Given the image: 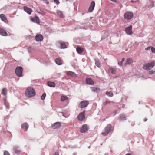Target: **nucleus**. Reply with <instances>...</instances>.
Here are the masks:
<instances>
[{"instance_id": "a211bd4d", "label": "nucleus", "mask_w": 155, "mask_h": 155, "mask_svg": "<svg viewBox=\"0 0 155 155\" xmlns=\"http://www.w3.org/2000/svg\"><path fill=\"white\" fill-rule=\"evenodd\" d=\"M120 121L125 120H126V116L124 114H120L119 116Z\"/></svg>"}, {"instance_id": "f3484780", "label": "nucleus", "mask_w": 155, "mask_h": 155, "mask_svg": "<svg viewBox=\"0 0 155 155\" xmlns=\"http://www.w3.org/2000/svg\"><path fill=\"white\" fill-rule=\"evenodd\" d=\"M32 21L35 23H39L40 20L39 18L37 16H35V17L32 18L31 19Z\"/></svg>"}, {"instance_id": "412c9836", "label": "nucleus", "mask_w": 155, "mask_h": 155, "mask_svg": "<svg viewBox=\"0 0 155 155\" xmlns=\"http://www.w3.org/2000/svg\"><path fill=\"white\" fill-rule=\"evenodd\" d=\"M133 62V60L132 58H128L126 61L125 64H130Z\"/></svg>"}, {"instance_id": "6ab92c4d", "label": "nucleus", "mask_w": 155, "mask_h": 155, "mask_svg": "<svg viewBox=\"0 0 155 155\" xmlns=\"http://www.w3.org/2000/svg\"><path fill=\"white\" fill-rule=\"evenodd\" d=\"M111 126L110 124H108L105 128V131H106L109 133L111 130Z\"/></svg>"}, {"instance_id": "c9c22d12", "label": "nucleus", "mask_w": 155, "mask_h": 155, "mask_svg": "<svg viewBox=\"0 0 155 155\" xmlns=\"http://www.w3.org/2000/svg\"><path fill=\"white\" fill-rule=\"evenodd\" d=\"M125 59L124 58H123L122 59V61L120 62H118V65L122 66L123 61Z\"/></svg>"}, {"instance_id": "7ed1b4c3", "label": "nucleus", "mask_w": 155, "mask_h": 155, "mask_svg": "<svg viewBox=\"0 0 155 155\" xmlns=\"http://www.w3.org/2000/svg\"><path fill=\"white\" fill-rule=\"evenodd\" d=\"M23 69L21 67H17L15 70V72L16 74L18 77H21L23 76L22 72Z\"/></svg>"}, {"instance_id": "4c0bfd02", "label": "nucleus", "mask_w": 155, "mask_h": 155, "mask_svg": "<svg viewBox=\"0 0 155 155\" xmlns=\"http://www.w3.org/2000/svg\"><path fill=\"white\" fill-rule=\"evenodd\" d=\"M4 155H10V154L8 151H5L4 153Z\"/></svg>"}, {"instance_id": "a18cd8bd", "label": "nucleus", "mask_w": 155, "mask_h": 155, "mask_svg": "<svg viewBox=\"0 0 155 155\" xmlns=\"http://www.w3.org/2000/svg\"><path fill=\"white\" fill-rule=\"evenodd\" d=\"M53 155H59V154L58 153H55Z\"/></svg>"}, {"instance_id": "58836bf2", "label": "nucleus", "mask_w": 155, "mask_h": 155, "mask_svg": "<svg viewBox=\"0 0 155 155\" xmlns=\"http://www.w3.org/2000/svg\"><path fill=\"white\" fill-rule=\"evenodd\" d=\"M108 132L106 131H105V132H102L101 134L103 136H106L108 134Z\"/></svg>"}, {"instance_id": "1a4fd4ad", "label": "nucleus", "mask_w": 155, "mask_h": 155, "mask_svg": "<svg viewBox=\"0 0 155 155\" xmlns=\"http://www.w3.org/2000/svg\"><path fill=\"white\" fill-rule=\"evenodd\" d=\"M85 112L84 111L80 113L78 116V119L80 121H83L85 118Z\"/></svg>"}, {"instance_id": "79ce46f5", "label": "nucleus", "mask_w": 155, "mask_h": 155, "mask_svg": "<svg viewBox=\"0 0 155 155\" xmlns=\"http://www.w3.org/2000/svg\"><path fill=\"white\" fill-rule=\"evenodd\" d=\"M54 2L56 3L57 4H58L60 3L59 2L58 0H54Z\"/></svg>"}, {"instance_id": "a19ab883", "label": "nucleus", "mask_w": 155, "mask_h": 155, "mask_svg": "<svg viewBox=\"0 0 155 155\" xmlns=\"http://www.w3.org/2000/svg\"><path fill=\"white\" fill-rule=\"evenodd\" d=\"M155 73V71H149V74H152Z\"/></svg>"}, {"instance_id": "f257e3e1", "label": "nucleus", "mask_w": 155, "mask_h": 155, "mask_svg": "<svg viewBox=\"0 0 155 155\" xmlns=\"http://www.w3.org/2000/svg\"><path fill=\"white\" fill-rule=\"evenodd\" d=\"M25 94L26 97H33L36 94L35 89L31 87H29L26 89Z\"/></svg>"}, {"instance_id": "b1692460", "label": "nucleus", "mask_w": 155, "mask_h": 155, "mask_svg": "<svg viewBox=\"0 0 155 155\" xmlns=\"http://www.w3.org/2000/svg\"><path fill=\"white\" fill-rule=\"evenodd\" d=\"M48 85L50 87H55V83L54 82H52L50 81H48Z\"/></svg>"}, {"instance_id": "49530a36", "label": "nucleus", "mask_w": 155, "mask_h": 155, "mask_svg": "<svg viewBox=\"0 0 155 155\" xmlns=\"http://www.w3.org/2000/svg\"><path fill=\"white\" fill-rule=\"evenodd\" d=\"M114 115H116V114H117V110H116L114 112Z\"/></svg>"}, {"instance_id": "423d86ee", "label": "nucleus", "mask_w": 155, "mask_h": 155, "mask_svg": "<svg viewBox=\"0 0 155 155\" xmlns=\"http://www.w3.org/2000/svg\"><path fill=\"white\" fill-rule=\"evenodd\" d=\"M132 26L130 25L129 26L125 28V31L126 33L129 35H131L133 34L132 31Z\"/></svg>"}, {"instance_id": "ea45409f", "label": "nucleus", "mask_w": 155, "mask_h": 155, "mask_svg": "<svg viewBox=\"0 0 155 155\" xmlns=\"http://www.w3.org/2000/svg\"><path fill=\"white\" fill-rule=\"evenodd\" d=\"M151 50L153 53H155V48L153 47H151Z\"/></svg>"}, {"instance_id": "3c124183", "label": "nucleus", "mask_w": 155, "mask_h": 155, "mask_svg": "<svg viewBox=\"0 0 155 155\" xmlns=\"http://www.w3.org/2000/svg\"><path fill=\"white\" fill-rule=\"evenodd\" d=\"M63 116H64V117H66L65 116V115H64L63 114Z\"/></svg>"}, {"instance_id": "8fccbe9b", "label": "nucleus", "mask_w": 155, "mask_h": 155, "mask_svg": "<svg viewBox=\"0 0 155 155\" xmlns=\"http://www.w3.org/2000/svg\"><path fill=\"white\" fill-rule=\"evenodd\" d=\"M126 155H131V154L130 153H128V154H126Z\"/></svg>"}, {"instance_id": "473e14b6", "label": "nucleus", "mask_w": 155, "mask_h": 155, "mask_svg": "<svg viewBox=\"0 0 155 155\" xmlns=\"http://www.w3.org/2000/svg\"><path fill=\"white\" fill-rule=\"evenodd\" d=\"M95 64L98 67H100V64L99 61L97 60H95Z\"/></svg>"}, {"instance_id": "9b49d317", "label": "nucleus", "mask_w": 155, "mask_h": 155, "mask_svg": "<svg viewBox=\"0 0 155 155\" xmlns=\"http://www.w3.org/2000/svg\"><path fill=\"white\" fill-rule=\"evenodd\" d=\"M95 6V2L94 1L91 2L90 6L88 9V12H91L94 10Z\"/></svg>"}, {"instance_id": "dca6fc26", "label": "nucleus", "mask_w": 155, "mask_h": 155, "mask_svg": "<svg viewBox=\"0 0 155 155\" xmlns=\"http://www.w3.org/2000/svg\"><path fill=\"white\" fill-rule=\"evenodd\" d=\"M0 34L3 36H7L8 35L6 31L2 28L0 27Z\"/></svg>"}, {"instance_id": "a878e982", "label": "nucleus", "mask_w": 155, "mask_h": 155, "mask_svg": "<svg viewBox=\"0 0 155 155\" xmlns=\"http://www.w3.org/2000/svg\"><path fill=\"white\" fill-rule=\"evenodd\" d=\"M67 75L70 76H76V74L74 72L70 71H68L67 72Z\"/></svg>"}, {"instance_id": "4468645a", "label": "nucleus", "mask_w": 155, "mask_h": 155, "mask_svg": "<svg viewBox=\"0 0 155 155\" xmlns=\"http://www.w3.org/2000/svg\"><path fill=\"white\" fill-rule=\"evenodd\" d=\"M23 8L24 10L29 14H31L32 11L31 9L26 6H24Z\"/></svg>"}, {"instance_id": "72a5a7b5", "label": "nucleus", "mask_w": 155, "mask_h": 155, "mask_svg": "<svg viewBox=\"0 0 155 155\" xmlns=\"http://www.w3.org/2000/svg\"><path fill=\"white\" fill-rule=\"evenodd\" d=\"M46 96V94L45 93H44L41 96V98L42 100L45 99V97Z\"/></svg>"}, {"instance_id": "de8ad7c7", "label": "nucleus", "mask_w": 155, "mask_h": 155, "mask_svg": "<svg viewBox=\"0 0 155 155\" xmlns=\"http://www.w3.org/2000/svg\"><path fill=\"white\" fill-rule=\"evenodd\" d=\"M147 118H145L144 119V122H145V121H147Z\"/></svg>"}, {"instance_id": "cd10ccee", "label": "nucleus", "mask_w": 155, "mask_h": 155, "mask_svg": "<svg viewBox=\"0 0 155 155\" xmlns=\"http://www.w3.org/2000/svg\"><path fill=\"white\" fill-rule=\"evenodd\" d=\"M77 52L79 54L81 53L83 51V50L80 47H77L76 48Z\"/></svg>"}, {"instance_id": "4be33fe9", "label": "nucleus", "mask_w": 155, "mask_h": 155, "mask_svg": "<svg viewBox=\"0 0 155 155\" xmlns=\"http://www.w3.org/2000/svg\"><path fill=\"white\" fill-rule=\"evenodd\" d=\"M22 127L25 131H26L28 127V125L27 123H25L22 125Z\"/></svg>"}, {"instance_id": "20e7f679", "label": "nucleus", "mask_w": 155, "mask_h": 155, "mask_svg": "<svg viewBox=\"0 0 155 155\" xmlns=\"http://www.w3.org/2000/svg\"><path fill=\"white\" fill-rule=\"evenodd\" d=\"M155 65V63L153 62L145 64L143 67V68L146 70H149L151 69Z\"/></svg>"}, {"instance_id": "7c9ffc66", "label": "nucleus", "mask_w": 155, "mask_h": 155, "mask_svg": "<svg viewBox=\"0 0 155 155\" xmlns=\"http://www.w3.org/2000/svg\"><path fill=\"white\" fill-rule=\"evenodd\" d=\"M106 94L107 95L110 97H112L113 96L112 93L109 92H106Z\"/></svg>"}, {"instance_id": "aec40b11", "label": "nucleus", "mask_w": 155, "mask_h": 155, "mask_svg": "<svg viewBox=\"0 0 155 155\" xmlns=\"http://www.w3.org/2000/svg\"><path fill=\"white\" fill-rule=\"evenodd\" d=\"M61 46L60 48L61 49H65L67 48L65 43L63 41H60L59 42Z\"/></svg>"}, {"instance_id": "2f4dec72", "label": "nucleus", "mask_w": 155, "mask_h": 155, "mask_svg": "<svg viewBox=\"0 0 155 155\" xmlns=\"http://www.w3.org/2000/svg\"><path fill=\"white\" fill-rule=\"evenodd\" d=\"M68 99V97L66 96H62L61 98V101H63L65 100H67Z\"/></svg>"}, {"instance_id": "bb28decb", "label": "nucleus", "mask_w": 155, "mask_h": 155, "mask_svg": "<svg viewBox=\"0 0 155 155\" xmlns=\"http://www.w3.org/2000/svg\"><path fill=\"white\" fill-rule=\"evenodd\" d=\"M7 93V90L6 88H3L2 90L1 93L4 96L6 95Z\"/></svg>"}, {"instance_id": "5701e85b", "label": "nucleus", "mask_w": 155, "mask_h": 155, "mask_svg": "<svg viewBox=\"0 0 155 155\" xmlns=\"http://www.w3.org/2000/svg\"><path fill=\"white\" fill-rule=\"evenodd\" d=\"M55 62L57 65H61L62 64V61L59 58H56L55 59Z\"/></svg>"}, {"instance_id": "c03bdc74", "label": "nucleus", "mask_w": 155, "mask_h": 155, "mask_svg": "<svg viewBox=\"0 0 155 155\" xmlns=\"http://www.w3.org/2000/svg\"><path fill=\"white\" fill-rule=\"evenodd\" d=\"M151 46L148 47L147 48H146L145 50H149L150 48L151 49Z\"/></svg>"}, {"instance_id": "2eb2a0df", "label": "nucleus", "mask_w": 155, "mask_h": 155, "mask_svg": "<svg viewBox=\"0 0 155 155\" xmlns=\"http://www.w3.org/2000/svg\"><path fill=\"white\" fill-rule=\"evenodd\" d=\"M35 38L37 41H41L43 40V37L41 35L38 34L35 36Z\"/></svg>"}, {"instance_id": "6e6552de", "label": "nucleus", "mask_w": 155, "mask_h": 155, "mask_svg": "<svg viewBox=\"0 0 155 155\" xmlns=\"http://www.w3.org/2000/svg\"><path fill=\"white\" fill-rule=\"evenodd\" d=\"M13 150L14 152L17 154H19L21 151V149L18 146H15L13 147Z\"/></svg>"}, {"instance_id": "393cba45", "label": "nucleus", "mask_w": 155, "mask_h": 155, "mask_svg": "<svg viewBox=\"0 0 155 155\" xmlns=\"http://www.w3.org/2000/svg\"><path fill=\"white\" fill-rule=\"evenodd\" d=\"M91 91L93 92H98V91H100V89L97 87H91Z\"/></svg>"}, {"instance_id": "e433bc0d", "label": "nucleus", "mask_w": 155, "mask_h": 155, "mask_svg": "<svg viewBox=\"0 0 155 155\" xmlns=\"http://www.w3.org/2000/svg\"><path fill=\"white\" fill-rule=\"evenodd\" d=\"M110 101H106L105 102H104L103 103V105H105L108 104H110Z\"/></svg>"}, {"instance_id": "f8f14e48", "label": "nucleus", "mask_w": 155, "mask_h": 155, "mask_svg": "<svg viewBox=\"0 0 155 155\" xmlns=\"http://www.w3.org/2000/svg\"><path fill=\"white\" fill-rule=\"evenodd\" d=\"M0 18L2 21L6 23H8V21L6 17L4 14H2L0 15Z\"/></svg>"}, {"instance_id": "c85d7f7f", "label": "nucleus", "mask_w": 155, "mask_h": 155, "mask_svg": "<svg viewBox=\"0 0 155 155\" xmlns=\"http://www.w3.org/2000/svg\"><path fill=\"white\" fill-rule=\"evenodd\" d=\"M57 12L58 15L61 18H63L64 15L62 12L59 10H57Z\"/></svg>"}, {"instance_id": "39448f33", "label": "nucleus", "mask_w": 155, "mask_h": 155, "mask_svg": "<svg viewBox=\"0 0 155 155\" xmlns=\"http://www.w3.org/2000/svg\"><path fill=\"white\" fill-rule=\"evenodd\" d=\"M89 103L88 101H81L78 105V107L82 108L86 107L89 104Z\"/></svg>"}, {"instance_id": "f03ea898", "label": "nucleus", "mask_w": 155, "mask_h": 155, "mask_svg": "<svg viewBox=\"0 0 155 155\" xmlns=\"http://www.w3.org/2000/svg\"><path fill=\"white\" fill-rule=\"evenodd\" d=\"M124 17L127 20H130L133 18V13L132 12L127 11L124 14Z\"/></svg>"}, {"instance_id": "9d476101", "label": "nucleus", "mask_w": 155, "mask_h": 155, "mask_svg": "<svg viewBox=\"0 0 155 155\" xmlns=\"http://www.w3.org/2000/svg\"><path fill=\"white\" fill-rule=\"evenodd\" d=\"M88 130V127L87 125L84 124L81 128L80 131L81 133H84L87 132Z\"/></svg>"}, {"instance_id": "f704fd0d", "label": "nucleus", "mask_w": 155, "mask_h": 155, "mask_svg": "<svg viewBox=\"0 0 155 155\" xmlns=\"http://www.w3.org/2000/svg\"><path fill=\"white\" fill-rule=\"evenodd\" d=\"M5 104L6 107L8 109H9V104L8 103H7V102H5Z\"/></svg>"}, {"instance_id": "ddd939ff", "label": "nucleus", "mask_w": 155, "mask_h": 155, "mask_svg": "<svg viewBox=\"0 0 155 155\" xmlns=\"http://www.w3.org/2000/svg\"><path fill=\"white\" fill-rule=\"evenodd\" d=\"M86 82L88 84L92 85L94 84V82L91 78H86Z\"/></svg>"}, {"instance_id": "0eeeda50", "label": "nucleus", "mask_w": 155, "mask_h": 155, "mask_svg": "<svg viewBox=\"0 0 155 155\" xmlns=\"http://www.w3.org/2000/svg\"><path fill=\"white\" fill-rule=\"evenodd\" d=\"M61 123L59 122H57L52 124L51 127L54 129L59 128L61 127Z\"/></svg>"}, {"instance_id": "c756f323", "label": "nucleus", "mask_w": 155, "mask_h": 155, "mask_svg": "<svg viewBox=\"0 0 155 155\" xmlns=\"http://www.w3.org/2000/svg\"><path fill=\"white\" fill-rule=\"evenodd\" d=\"M109 71L110 73L113 74H115L116 73V70L114 68H110Z\"/></svg>"}, {"instance_id": "09e8293b", "label": "nucleus", "mask_w": 155, "mask_h": 155, "mask_svg": "<svg viewBox=\"0 0 155 155\" xmlns=\"http://www.w3.org/2000/svg\"><path fill=\"white\" fill-rule=\"evenodd\" d=\"M131 2H133V3L135 2H136V1H133V0H131Z\"/></svg>"}, {"instance_id": "37998d69", "label": "nucleus", "mask_w": 155, "mask_h": 155, "mask_svg": "<svg viewBox=\"0 0 155 155\" xmlns=\"http://www.w3.org/2000/svg\"><path fill=\"white\" fill-rule=\"evenodd\" d=\"M44 1V2L46 4H48L49 3V2L48 0H43Z\"/></svg>"}, {"instance_id": "603ef678", "label": "nucleus", "mask_w": 155, "mask_h": 155, "mask_svg": "<svg viewBox=\"0 0 155 155\" xmlns=\"http://www.w3.org/2000/svg\"><path fill=\"white\" fill-rule=\"evenodd\" d=\"M63 116H64V117H66L65 116V115H64L63 114Z\"/></svg>"}]
</instances>
